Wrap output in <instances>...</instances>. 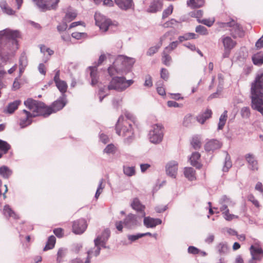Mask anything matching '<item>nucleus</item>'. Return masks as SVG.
<instances>
[{
  "label": "nucleus",
  "mask_w": 263,
  "mask_h": 263,
  "mask_svg": "<svg viewBox=\"0 0 263 263\" xmlns=\"http://www.w3.org/2000/svg\"><path fill=\"white\" fill-rule=\"evenodd\" d=\"M11 146L6 141L0 139V151L3 154H6L10 149Z\"/></svg>",
  "instance_id": "nucleus-42"
},
{
  "label": "nucleus",
  "mask_w": 263,
  "mask_h": 263,
  "mask_svg": "<svg viewBox=\"0 0 263 263\" xmlns=\"http://www.w3.org/2000/svg\"><path fill=\"white\" fill-rule=\"evenodd\" d=\"M115 2L121 9L124 10L134 8L133 0H115Z\"/></svg>",
  "instance_id": "nucleus-15"
},
{
  "label": "nucleus",
  "mask_w": 263,
  "mask_h": 263,
  "mask_svg": "<svg viewBox=\"0 0 263 263\" xmlns=\"http://www.w3.org/2000/svg\"><path fill=\"white\" fill-rule=\"evenodd\" d=\"M103 182V179H101L100 180V181L99 186L98 187V189L97 190V192H96V195H95V197H96V199L98 198V197H99L100 195L101 194V193L102 192V190H103V187L102 186Z\"/></svg>",
  "instance_id": "nucleus-59"
},
{
  "label": "nucleus",
  "mask_w": 263,
  "mask_h": 263,
  "mask_svg": "<svg viewBox=\"0 0 263 263\" xmlns=\"http://www.w3.org/2000/svg\"><path fill=\"white\" fill-rule=\"evenodd\" d=\"M54 234L59 238H61L64 236V230L62 228H57L53 230Z\"/></svg>",
  "instance_id": "nucleus-57"
},
{
  "label": "nucleus",
  "mask_w": 263,
  "mask_h": 263,
  "mask_svg": "<svg viewBox=\"0 0 263 263\" xmlns=\"http://www.w3.org/2000/svg\"><path fill=\"white\" fill-rule=\"evenodd\" d=\"M96 25L99 27L100 30L103 31H106L108 27L111 24V22L109 19L106 18L100 13L97 12L95 15Z\"/></svg>",
  "instance_id": "nucleus-7"
},
{
  "label": "nucleus",
  "mask_w": 263,
  "mask_h": 263,
  "mask_svg": "<svg viewBox=\"0 0 263 263\" xmlns=\"http://www.w3.org/2000/svg\"><path fill=\"white\" fill-rule=\"evenodd\" d=\"M20 125L21 127L23 128L30 125L31 123V118L33 117L31 116V112L24 109L20 114Z\"/></svg>",
  "instance_id": "nucleus-11"
},
{
  "label": "nucleus",
  "mask_w": 263,
  "mask_h": 263,
  "mask_svg": "<svg viewBox=\"0 0 263 263\" xmlns=\"http://www.w3.org/2000/svg\"><path fill=\"white\" fill-rule=\"evenodd\" d=\"M136 221V218L135 215L133 214L128 215L124 220V224L125 226H130L135 223Z\"/></svg>",
  "instance_id": "nucleus-39"
},
{
  "label": "nucleus",
  "mask_w": 263,
  "mask_h": 263,
  "mask_svg": "<svg viewBox=\"0 0 263 263\" xmlns=\"http://www.w3.org/2000/svg\"><path fill=\"white\" fill-rule=\"evenodd\" d=\"M21 37L20 32L9 28L0 31V60L7 63L10 55L18 48L17 39Z\"/></svg>",
  "instance_id": "nucleus-1"
},
{
  "label": "nucleus",
  "mask_w": 263,
  "mask_h": 263,
  "mask_svg": "<svg viewBox=\"0 0 263 263\" xmlns=\"http://www.w3.org/2000/svg\"><path fill=\"white\" fill-rule=\"evenodd\" d=\"M36 6L42 11L56 10L60 0H33Z\"/></svg>",
  "instance_id": "nucleus-5"
},
{
  "label": "nucleus",
  "mask_w": 263,
  "mask_h": 263,
  "mask_svg": "<svg viewBox=\"0 0 263 263\" xmlns=\"http://www.w3.org/2000/svg\"><path fill=\"white\" fill-rule=\"evenodd\" d=\"M179 23L178 21L174 18H172L168 21L164 23L162 25V27L164 28H172L176 26L177 24Z\"/></svg>",
  "instance_id": "nucleus-47"
},
{
  "label": "nucleus",
  "mask_w": 263,
  "mask_h": 263,
  "mask_svg": "<svg viewBox=\"0 0 263 263\" xmlns=\"http://www.w3.org/2000/svg\"><path fill=\"white\" fill-rule=\"evenodd\" d=\"M163 5V0H153L149 4L147 11L150 13H156L161 10Z\"/></svg>",
  "instance_id": "nucleus-14"
},
{
  "label": "nucleus",
  "mask_w": 263,
  "mask_h": 263,
  "mask_svg": "<svg viewBox=\"0 0 263 263\" xmlns=\"http://www.w3.org/2000/svg\"><path fill=\"white\" fill-rule=\"evenodd\" d=\"M221 39L225 49L232 50L236 45V42L229 36H223Z\"/></svg>",
  "instance_id": "nucleus-24"
},
{
  "label": "nucleus",
  "mask_w": 263,
  "mask_h": 263,
  "mask_svg": "<svg viewBox=\"0 0 263 263\" xmlns=\"http://www.w3.org/2000/svg\"><path fill=\"white\" fill-rule=\"evenodd\" d=\"M65 105L66 102L64 98H61L54 101L51 105V107L53 112H55L62 109Z\"/></svg>",
  "instance_id": "nucleus-25"
},
{
  "label": "nucleus",
  "mask_w": 263,
  "mask_h": 263,
  "mask_svg": "<svg viewBox=\"0 0 263 263\" xmlns=\"http://www.w3.org/2000/svg\"><path fill=\"white\" fill-rule=\"evenodd\" d=\"M66 250L63 248L59 249L57 254V262L61 263L64 261V258L66 256Z\"/></svg>",
  "instance_id": "nucleus-38"
},
{
  "label": "nucleus",
  "mask_w": 263,
  "mask_h": 263,
  "mask_svg": "<svg viewBox=\"0 0 263 263\" xmlns=\"http://www.w3.org/2000/svg\"><path fill=\"white\" fill-rule=\"evenodd\" d=\"M87 224L84 219H80L74 221L72 225V231L76 234H82L87 229Z\"/></svg>",
  "instance_id": "nucleus-8"
},
{
  "label": "nucleus",
  "mask_w": 263,
  "mask_h": 263,
  "mask_svg": "<svg viewBox=\"0 0 263 263\" xmlns=\"http://www.w3.org/2000/svg\"><path fill=\"white\" fill-rule=\"evenodd\" d=\"M184 174L185 177L189 180L192 181L196 179V172L192 167H185L184 169Z\"/></svg>",
  "instance_id": "nucleus-28"
},
{
  "label": "nucleus",
  "mask_w": 263,
  "mask_h": 263,
  "mask_svg": "<svg viewBox=\"0 0 263 263\" xmlns=\"http://www.w3.org/2000/svg\"><path fill=\"white\" fill-rule=\"evenodd\" d=\"M221 146V144L219 141L211 140L205 144L204 148L206 151H213L220 148Z\"/></svg>",
  "instance_id": "nucleus-17"
},
{
  "label": "nucleus",
  "mask_w": 263,
  "mask_h": 263,
  "mask_svg": "<svg viewBox=\"0 0 263 263\" xmlns=\"http://www.w3.org/2000/svg\"><path fill=\"white\" fill-rule=\"evenodd\" d=\"M110 236V231L108 229H106L102 232L101 236L97 237L101 238V243L105 242Z\"/></svg>",
  "instance_id": "nucleus-49"
},
{
  "label": "nucleus",
  "mask_w": 263,
  "mask_h": 263,
  "mask_svg": "<svg viewBox=\"0 0 263 263\" xmlns=\"http://www.w3.org/2000/svg\"><path fill=\"white\" fill-rule=\"evenodd\" d=\"M52 113H53V111L51 106H47L44 103L41 102L38 112V116H42L44 117H46Z\"/></svg>",
  "instance_id": "nucleus-21"
},
{
  "label": "nucleus",
  "mask_w": 263,
  "mask_h": 263,
  "mask_svg": "<svg viewBox=\"0 0 263 263\" xmlns=\"http://www.w3.org/2000/svg\"><path fill=\"white\" fill-rule=\"evenodd\" d=\"M204 4V0H189L187 1V5L191 8H199Z\"/></svg>",
  "instance_id": "nucleus-31"
},
{
  "label": "nucleus",
  "mask_w": 263,
  "mask_h": 263,
  "mask_svg": "<svg viewBox=\"0 0 263 263\" xmlns=\"http://www.w3.org/2000/svg\"><path fill=\"white\" fill-rule=\"evenodd\" d=\"M135 62V59L132 58L118 55L113 64L108 68V73L114 82H133L131 80H125L120 75L121 71L131 67Z\"/></svg>",
  "instance_id": "nucleus-2"
},
{
  "label": "nucleus",
  "mask_w": 263,
  "mask_h": 263,
  "mask_svg": "<svg viewBox=\"0 0 263 263\" xmlns=\"http://www.w3.org/2000/svg\"><path fill=\"white\" fill-rule=\"evenodd\" d=\"M163 127L162 125L156 124L152 126V129L149 133V139L152 143H158L162 140Z\"/></svg>",
  "instance_id": "nucleus-6"
},
{
  "label": "nucleus",
  "mask_w": 263,
  "mask_h": 263,
  "mask_svg": "<svg viewBox=\"0 0 263 263\" xmlns=\"http://www.w3.org/2000/svg\"><path fill=\"white\" fill-rule=\"evenodd\" d=\"M56 86L62 93H64L67 91V83H56Z\"/></svg>",
  "instance_id": "nucleus-52"
},
{
  "label": "nucleus",
  "mask_w": 263,
  "mask_h": 263,
  "mask_svg": "<svg viewBox=\"0 0 263 263\" xmlns=\"http://www.w3.org/2000/svg\"><path fill=\"white\" fill-rule=\"evenodd\" d=\"M133 119V116L129 114H125V116H121L116 126L117 134L120 136H127V140L128 138H131L133 136L132 126Z\"/></svg>",
  "instance_id": "nucleus-3"
},
{
  "label": "nucleus",
  "mask_w": 263,
  "mask_h": 263,
  "mask_svg": "<svg viewBox=\"0 0 263 263\" xmlns=\"http://www.w3.org/2000/svg\"><path fill=\"white\" fill-rule=\"evenodd\" d=\"M144 224L147 228H154L156 226L160 224L162 222L159 218H153L150 217H146L144 218Z\"/></svg>",
  "instance_id": "nucleus-16"
},
{
  "label": "nucleus",
  "mask_w": 263,
  "mask_h": 263,
  "mask_svg": "<svg viewBox=\"0 0 263 263\" xmlns=\"http://www.w3.org/2000/svg\"><path fill=\"white\" fill-rule=\"evenodd\" d=\"M101 238H100V237H97L95 239V240H94L95 245V247L94 248L95 251H93L92 250H89V251H92L91 256L92 255H94L95 256H97L98 255H99V254L100 253V250H101V248L100 247V245L101 244Z\"/></svg>",
  "instance_id": "nucleus-36"
},
{
  "label": "nucleus",
  "mask_w": 263,
  "mask_h": 263,
  "mask_svg": "<svg viewBox=\"0 0 263 263\" xmlns=\"http://www.w3.org/2000/svg\"><path fill=\"white\" fill-rule=\"evenodd\" d=\"M168 72L167 69L162 68L161 71V77L164 81H167L168 78Z\"/></svg>",
  "instance_id": "nucleus-58"
},
{
  "label": "nucleus",
  "mask_w": 263,
  "mask_h": 263,
  "mask_svg": "<svg viewBox=\"0 0 263 263\" xmlns=\"http://www.w3.org/2000/svg\"><path fill=\"white\" fill-rule=\"evenodd\" d=\"M195 123V118L191 114H186L183 120L182 125L185 127H192Z\"/></svg>",
  "instance_id": "nucleus-22"
},
{
  "label": "nucleus",
  "mask_w": 263,
  "mask_h": 263,
  "mask_svg": "<svg viewBox=\"0 0 263 263\" xmlns=\"http://www.w3.org/2000/svg\"><path fill=\"white\" fill-rule=\"evenodd\" d=\"M131 83H110L108 86V89L122 91L128 87Z\"/></svg>",
  "instance_id": "nucleus-23"
},
{
  "label": "nucleus",
  "mask_w": 263,
  "mask_h": 263,
  "mask_svg": "<svg viewBox=\"0 0 263 263\" xmlns=\"http://www.w3.org/2000/svg\"><path fill=\"white\" fill-rule=\"evenodd\" d=\"M191 144L194 149H199L201 146L200 138L197 136L193 137L191 140Z\"/></svg>",
  "instance_id": "nucleus-40"
},
{
  "label": "nucleus",
  "mask_w": 263,
  "mask_h": 263,
  "mask_svg": "<svg viewBox=\"0 0 263 263\" xmlns=\"http://www.w3.org/2000/svg\"><path fill=\"white\" fill-rule=\"evenodd\" d=\"M131 205L133 209L138 212L144 211L145 209V206L141 203L138 198L134 199Z\"/></svg>",
  "instance_id": "nucleus-35"
},
{
  "label": "nucleus",
  "mask_w": 263,
  "mask_h": 263,
  "mask_svg": "<svg viewBox=\"0 0 263 263\" xmlns=\"http://www.w3.org/2000/svg\"><path fill=\"white\" fill-rule=\"evenodd\" d=\"M55 242L56 238L54 236L51 235L49 237L46 245L43 249L44 251L53 249L54 247Z\"/></svg>",
  "instance_id": "nucleus-34"
},
{
  "label": "nucleus",
  "mask_w": 263,
  "mask_h": 263,
  "mask_svg": "<svg viewBox=\"0 0 263 263\" xmlns=\"http://www.w3.org/2000/svg\"><path fill=\"white\" fill-rule=\"evenodd\" d=\"M168 53H169V52L164 50V51L163 52L162 58V62H163V64L166 66H169L171 64V63L172 61V58L168 54Z\"/></svg>",
  "instance_id": "nucleus-45"
},
{
  "label": "nucleus",
  "mask_w": 263,
  "mask_h": 263,
  "mask_svg": "<svg viewBox=\"0 0 263 263\" xmlns=\"http://www.w3.org/2000/svg\"><path fill=\"white\" fill-rule=\"evenodd\" d=\"M41 103V102L30 98L28 99L24 102L25 105L32 112L31 114L33 117L38 116Z\"/></svg>",
  "instance_id": "nucleus-9"
},
{
  "label": "nucleus",
  "mask_w": 263,
  "mask_h": 263,
  "mask_svg": "<svg viewBox=\"0 0 263 263\" xmlns=\"http://www.w3.org/2000/svg\"><path fill=\"white\" fill-rule=\"evenodd\" d=\"M178 165V163L175 161H171L168 162L165 166L166 174L173 178H175L177 174Z\"/></svg>",
  "instance_id": "nucleus-13"
},
{
  "label": "nucleus",
  "mask_w": 263,
  "mask_h": 263,
  "mask_svg": "<svg viewBox=\"0 0 263 263\" xmlns=\"http://www.w3.org/2000/svg\"><path fill=\"white\" fill-rule=\"evenodd\" d=\"M72 36L76 39L77 40H80L83 38L86 37V34L85 33H80L78 32H75L72 33L71 34Z\"/></svg>",
  "instance_id": "nucleus-53"
},
{
  "label": "nucleus",
  "mask_w": 263,
  "mask_h": 263,
  "mask_svg": "<svg viewBox=\"0 0 263 263\" xmlns=\"http://www.w3.org/2000/svg\"><path fill=\"white\" fill-rule=\"evenodd\" d=\"M28 64L27 58L25 54H22L19 60V71L20 73L21 74L24 71L25 67Z\"/></svg>",
  "instance_id": "nucleus-32"
},
{
  "label": "nucleus",
  "mask_w": 263,
  "mask_h": 263,
  "mask_svg": "<svg viewBox=\"0 0 263 263\" xmlns=\"http://www.w3.org/2000/svg\"><path fill=\"white\" fill-rule=\"evenodd\" d=\"M77 15V12L74 10L68 11L65 15L64 20L65 21L70 22L74 20Z\"/></svg>",
  "instance_id": "nucleus-43"
},
{
  "label": "nucleus",
  "mask_w": 263,
  "mask_h": 263,
  "mask_svg": "<svg viewBox=\"0 0 263 263\" xmlns=\"http://www.w3.org/2000/svg\"><path fill=\"white\" fill-rule=\"evenodd\" d=\"M254 65L260 66L263 64V52L260 51L254 54L252 57Z\"/></svg>",
  "instance_id": "nucleus-30"
},
{
  "label": "nucleus",
  "mask_w": 263,
  "mask_h": 263,
  "mask_svg": "<svg viewBox=\"0 0 263 263\" xmlns=\"http://www.w3.org/2000/svg\"><path fill=\"white\" fill-rule=\"evenodd\" d=\"M97 66H89L87 69V72L89 73L90 77L91 79V82H97L98 80V72Z\"/></svg>",
  "instance_id": "nucleus-26"
},
{
  "label": "nucleus",
  "mask_w": 263,
  "mask_h": 263,
  "mask_svg": "<svg viewBox=\"0 0 263 263\" xmlns=\"http://www.w3.org/2000/svg\"><path fill=\"white\" fill-rule=\"evenodd\" d=\"M3 213L5 216L8 218L11 217L16 220L20 218L19 215L7 204L4 206Z\"/></svg>",
  "instance_id": "nucleus-18"
},
{
  "label": "nucleus",
  "mask_w": 263,
  "mask_h": 263,
  "mask_svg": "<svg viewBox=\"0 0 263 263\" xmlns=\"http://www.w3.org/2000/svg\"><path fill=\"white\" fill-rule=\"evenodd\" d=\"M198 22L202 23L208 27H211L214 24V19H204L201 21L198 20Z\"/></svg>",
  "instance_id": "nucleus-54"
},
{
  "label": "nucleus",
  "mask_w": 263,
  "mask_h": 263,
  "mask_svg": "<svg viewBox=\"0 0 263 263\" xmlns=\"http://www.w3.org/2000/svg\"><path fill=\"white\" fill-rule=\"evenodd\" d=\"M251 107L263 114V83H252L251 86Z\"/></svg>",
  "instance_id": "nucleus-4"
},
{
  "label": "nucleus",
  "mask_w": 263,
  "mask_h": 263,
  "mask_svg": "<svg viewBox=\"0 0 263 263\" xmlns=\"http://www.w3.org/2000/svg\"><path fill=\"white\" fill-rule=\"evenodd\" d=\"M254 82H263V70L257 73Z\"/></svg>",
  "instance_id": "nucleus-60"
},
{
  "label": "nucleus",
  "mask_w": 263,
  "mask_h": 263,
  "mask_svg": "<svg viewBox=\"0 0 263 263\" xmlns=\"http://www.w3.org/2000/svg\"><path fill=\"white\" fill-rule=\"evenodd\" d=\"M46 66L43 63H40L38 66V70L40 73L43 75H45L46 73Z\"/></svg>",
  "instance_id": "nucleus-62"
},
{
  "label": "nucleus",
  "mask_w": 263,
  "mask_h": 263,
  "mask_svg": "<svg viewBox=\"0 0 263 263\" xmlns=\"http://www.w3.org/2000/svg\"><path fill=\"white\" fill-rule=\"evenodd\" d=\"M200 154L198 152L193 153L190 158L191 164L197 168H200L202 167V164L200 162Z\"/></svg>",
  "instance_id": "nucleus-19"
},
{
  "label": "nucleus",
  "mask_w": 263,
  "mask_h": 263,
  "mask_svg": "<svg viewBox=\"0 0 263 263\" xmlns=\"http://www.w3.org/2000/svg\"><path fill=\"white\" fill-rule=\"evenodd\" d=\"M188 252L193 254H197L199 253V250L194 246H190L188 248Z\"/></svg>",
  "instance_id": "nucleus-63"
},
{
  "label": "nucleus",
  "mask_w": 263,
  "mask_h": 263,
  "mask_svg": "<svg viewBox=\"0 0 263 263\" xmlns=\"http://www.w3.org/2000/svg\"><path fill=\"white\" fill-rule=\"evenodd\" d=\"M195 31L197 33H198L201 35H207L208 31L206 28L203 26L198 25L196 27Z\"/></svg>",
  "instance_id": "nucleus-51"
},
{
  "label": "nucleus",
  "mask_w": 263,
  "mask_h": 263,
  "mask_svg": "<svg viewBox=\"0 0 263 263\" xmlns=\"http://www.w3.org/2000/svg\"><path fill=\"white\" fill-rule=\"evenodd\" d=\"M12 173V171L6 166L4 165L0 167V175L4 178H8Z\"/></svg>",
  "instance_id": "nucleus-37"
},
{
  "label": "nucleus",
  "mask_w": 263,
  "mask_h": 263,
  "mask_svg": "<svg viewBox=\"0 0 263 263\" xmlns=\"http://www.w3.org/2000/svg\"><path fill=\"white\" fill-rule=\"evenodd\" d=\"M115 146L113 144H108L104 149V153L110 154L115 151Z\"/></svg>",
  "instance_id": "nucleus-61"
},
{
  "label": "nucleus",
  "mask_w": 263,
  "mask_h": 263,
  "mask_svg": "<svg viewBox=\"0 0 263 263\" xmlns=\"http://www.w3.org/2000/svg\"><path fill=\"white\" fill-rule=\"evenodd\" d=\"M0 7L2 11L7 14L12 15L14 13V11L9 7L7 2L4 0L0 2Z\"/></svg>",
  "instance_id": "nucleus-33"
},
{
  "label": "nucleus",
  "mask_w": 263,
  "mask_h": 263,
  "mask_svg": "<svg viewBox=\"0 0 263 263\" xmlns=\"http://www.w3.org/2000/svg\"><path fill=\"white\" fill-rule=\"evenodd\" d=\"M21 104V101L20 100H15L13 102L10 103L5 109L4 112L12 114L18 108Z\"/></svg>",
  "instance_id": "nucleus-27"
},
{
  "label": "nucleus",
  "mask_w": 263,
  "mask_h": 263,
  "mask_svg": "<svg viewBox=\"0 0 263 263\" xmlns=\"http://www.w3.org/2000/svg\"><path fill=\"white\" fill-rule=\"evenodd\" d=\"M252 259L257 261H260L263 258V249L257 243L252 245L250 248Z\"/></svg>",
  "instance_id": "nucleus-10"
},
{
  "label": "nucleus",
  "mask_w": 263,
  "mask_h": 263,
  "mask_svg": "<svg viewBox=\"0 0 263 263\" xmlns=\"http://www.w3.org/2000/svg\"><path fill=\"white\" fill-rule=\"evenodd\" d=\"M173 9V5H170L167 8L165 9L162 13V19H165L169 16L172 13Z\"/></svg>",
  "instance_id": "nucleus-46"
},
{
  "label": "nucleus",
  "mask_w": 263,
  "mask_h": 263,
  "mask_svg": "<svg viewBox=\"0 0 263 263\" xmlns=\"http://www.w3.org/2000/svg\"><path fill=\"white\" fill-rule=\"evenodd\" d=\"M123 172L126 176H132L136 173L135 167L134 166H124L123 167Z\"/></svg>",
  "instance_id": "nucleus-44"
},
{
  "label": "nucleus",
  "mask_w": 263,
  "mask_h": 263,
  "mask_svg": "<svg viewBox=\"0 0 263 263\" xmlns=\"http://www.w3.org/2000/svg\"><path fill=\"white\" fill-rule=\"evenodd\" d=\"M248 164V167L252 171H257L259 168L258 161L252 154H247L245 156Z\"/></svg>",
  "instance_id": "nucleus-12"
},
{
  "label": "nucleus",
  "mask_w": 263,
  "mask_h": 263,
  "mask_svg": "<svg viewBox=\"0 0 263 263\" xmlns=\"http://www.w3.org/2000/svg\"><path fill=\"white\" fill-rule=\"evenodd\" d=\"M219 252L220 253H224L228 251L227 246L224 244H219L218 246Z\"/></svg>",
  "instance_id": "nucleus-64"
},
{
  "label": "nucleus",
  "mask_w": 263,
  "mask_h": 263,
  "mask_svg": "<svg viewBox=\"0 0 263 263\" xmlns=\"http://www.w3.org/2000/svg\"><path fill=\"white\" fill-rule=\"evenodd\" d=\"M178 45V43L177 41L172 42L167 47H166L164 50L165 51H167L170 52L171 51L174 50L175 48L177 47Z\"/></svg>",
  "instance_id": "nucleus-55"
},
{
  "label": "nucleus",
  "mask_w": 263,
  "mask_h": 263,
  "mask_svg": "<svg viewBox=\"0 0 263 263\" xmlns=\"http://www.w3.org/2000/svg\"><path fill=\"white\" fill-rule=\"evenodd\" d=\"M196 38V35L194 33H186L184 35L179 36L178 40L180 42Z\"/></svg>",
  "instance_id": "nucleus-41"
},
{
  "label": "nucleus",
  "mask_w": 263,
  "mask_h": 263,
  "mask_svg": "<svg viewBox=\"0 0 263 263\" xmlns=\"http://www.w3.org/2000/svg\"><path fill=\"white\" fill-rule=\"evenodd\" d=\"M170 34V32H167L166 33H165L163 36H162L161 38H160V43L159 44V45H157V46H153V47H151L147 51V54L149 55H152L153 54H154V53H155L156 52H157V51L158 50L159 48L160 47V46H161L162 45V41L164 40V39L168 35H169Z\"/></svg>",
  "instance_id": "nucleus-29"
},
{
  "label": "nucleus",
  "mask_w": 263,
  "mask_h": 263,
  "mask_svg": "<svg viewBox=\"0 0 263 263\" xmlns=\"http://www.w3.org/2000/svg\"><path fill=\"white\" fill-rule=\"evenodd\" d=\"M241 116L243 118L249 117L250 115V111L249 107H244L241 109Z\"/></svg>",
  "instance_id": "nucleus-56"
},
{
  "label": "nucleus",
  "mask_w": 263,
  "mask_h": 263,
  "mask_svg": "<svg viewBox=\"0 0 263 263\" xmlns=\"http://www.w3.org/2000/svg\"><path fill=\"white\" fill-rule=\"evenodd\" d=\"M212 111L210 109H206L204 112L199 115L196 117V120L201 124H203L206 120L211 118Z\"/></svg>",
  "instance_id": "nucleus-20"
},
{
  "label": "nucleus",
  "mask_w": 263,
  "mask_h": 263,
  "mask_svg": "<svg viewBox=\"0 0 263 263\" xmlns=\"http://www.w3.org/2000/svg\"><path fill=\"white\" fill-rule=\"evenodd\" d=\"M224 219L227 221H231L234 219L238 218V216L234 214H231L229 213V210L226 211L222 212Z\"/></svg>",
  "instance_id": "nucleus-48"
},
{
  "label": "nucleus",
  "mask_w": 263,
  "mask_h": 263,
  "mask_svg": "<svg viewBox=\"0 0 263 263\" xmlns=\"http://www.w3.org/2000/svg\"><path fill=\"white\" fill-rule=\"evenodd\" d=\"M40 51L44 54H45L46 53H47L49 56H51L54 53V51L50 49L49 48L47 47L45 45H41L40 47Z\"/></svg>",
  "instance_id": "nucleus-50"
}]
</instances>
